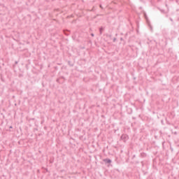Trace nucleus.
<instances>
[{
    "instance_id": "nucleus-1",
    "label": "nucleus",
    "mask_w": 179,
    "mask_h": 179,
    "mask_svg": "<svg viewBox=\"0 0 179 179\" xmlns=\"http://www.w3.org/2000/svg\"><path fill=\"white\" fill-rule=\"evenodd\" d=\"M129 139V137H128V135L127 134H122L121 136H120V141H123V142H127V141H128Z\"/></svg>"
},
{
    "instance_id": "nucleus-2",
    "label": "nucleus",
    "mask_w": 179,
    "mask_h": 179,
    "mask_svg": "<svg viewBox=\"0 0 179 179\" xmlns=\"http://www.w3.org/2000/svg\"><path fill=\"white\" fill-rule=\"evenodd\" d=\"M103 163H105V164L110 166V164L111 163H113V161L111 159H110L109 158H106V159H103Z\"/></svg>"
},
{
    "instance_id": "nucleus-3",
    "label": "nucleus",
    "mask_w": 179,
    "mask_h": 179,
    "mask_svg": "<svg viewBox=\"0 0 179 179\" xmlns=\"http://www.w3.org/2000/svg\"><path fill=\"white\" fill-rule=\"evenodd\" d=\"M104 30V27H101L99 28V34H103V31Z\"/></svg>"
},
{
    "instance_id": "nucleus-4",
    "label": "nucleus",
    "mask_w": 179,
    "mask_h": 179,
    "mask_svg": "<svg viewBox=\"0 0 179 179\" xmlns=\"http://www.w3.org/2000/svg\"><path fill=\"white\" fill-rule=\"evenodd\" d=\"M69 30H64V34H65V36H69Z\"/></svg>"
},
{
    "instance_id": "nucleus-5",
    "label": "nucleus",
    "mask_w": 179,
    "mask_h": 179,
    "mask_svg": "<svg viewBox=\"0 0 179 179\" xmlns=\"http://www.w3.org/2000/svg\"><path fill=\"white\" fill-rule=\"evenodd\" d=\"M56 82H57V83H60V84L64 83V81H61V78H57V79L56 80Z\"/></svg>"
},
{
    "instance_id": "nucleus-6",
    "label": "nucleus",
    "mask_w": 179,
    "mask_h": 179,
    "mask_svg": "<svg viewBox=\"0 0 179 179\" xmlns=\"http://www.w3.org/2000/svg\"><path fill=\"white\" fill-rule=\"evenodd\" d=\"M146 156H148V155L145 152H141V157H146Z\"/></svg>"
},
{
    "instance_id": "nucleus-7",
    "label": "nucleus",
    "mask_w": 179,
    "mask_h": 179,
    "mask_svg": "<svg viewBox=\"0 0 179 179\" xmlns=\"http://www.w3.org/2000/svg\"><path fill=\"white\" fill-rule=\"evenodd\" d=\"M0 78L2 82H5V78L3 77V75L2 73L0 74Z\"/></svg>"
},
{
    "instance_id": "nucleus-8",
    "label": "nucleus",
    "mask_w": 179,
    "mask_h": 179,
    "mask_svg": "<svg viewBox=\"0 0 179 179\" xmlns=\"http://www.w3.org/2000/svg\"><path fill=\"white\" fill-rule=\"evenodd\" d=\"M25 68L27 71H29V64H25Z\"/></svg>"
},
{
    "instance_id": "nucleus-9",
    "label": "nucleus",
    "mask_w": 179,
    "mask_h": 179,
    "mask_svg": "<svg viewBox=\"0 0 179 179\" xmlns=\"http://www.w3.org/2000/svg\"><path fill=\"white\" fill-rule=\"evenodd\" d=\"M60 80L63 79V80H66V78H65L64 76H60Z\"/></svg>"
},
{
    "instance_id": "nucleus-10",
    "label": "nucleus",
    "mask_w": 179,
    "mask_h": 179,
    "mask_svg": "<svg viewBox=\"0 0 179 179\" xmlns=\"http://www.w3.org/2000/svg\"><path fill=\"white\" fill-rule=\"evenodd\" d=\"M30 64H31V62L30 59H29V60L27 61V64L30 65Z\"/></svg>"
},
{
    "instance_id": "nucleus-11",
    "label": "nucleus",
    "mask_w": 179,
    "mask_h": 179,
    "mask_svg": "<svg viewBox=\"0 0 179 179\" xmlns=\"http://www.w3.org/2000/svg\"><path fill=\"white\" fill-rule=\"evenodd\" d=\"M160 11H161L162 13H164V14H166V13L164 10H160Z\"/></svg>"
},
{
    "instance_id": "nucleus-12",
    "label": "nucleus",
    "mask_w": 179,
    "mask_h": 179,
    "mask_svg": "<svg viewBox=\"0 0 179 179\" xmlns=\"http://www.w3.org/2000/svg\"><path fill=\"white\" fill-rule=\"evenodd\" d=\"M169 20H171V22L172 23H174V20H173V18L169 17Z\"/></svg>"
},
{
    "instance_id": "nucleus-13",
    "label": "nucleus",
    "mask_w": 179,
    "mask_h": 179,
    "mask_svg": "<svg viewBox=\"0 0 179 179\" xmlns=\"http://www.w3.org/2000/svg\"><path fill=\"white\" fill-rule=\"evenodd\" d=\"M141 166H142V167H143L145 166V163H143V162H141Z\"/></svg>"
},
{
    "instance_id": "nucleus-14",
    "label": "nucleus",
    "mask_w": 179,
    "mask_h": 179,
    "mask_svg": "<svg viewBox=\"0 0 179 179\" xmlns=\"http://www.w3.org/2000/svg\"><path fill=\"white\" fill-rule=\"evenodd\" d=\"M115 41H117V38H113V43H115Z\"/></svg>"
},
{
    "instance_id": "nucleus-15",
    "label": "nucleus",
    "mask_w": 179,
    "mask_h": 179,
    "mask_svg": "<svg viewBox=\"0 0 179 179\" xmlns=\"http://www.w3.org/2000/svg\"><path fill=\"white\" fill-rule=\"evenodd\" d=\"M135 157H136V155H133L131 159H134Z\"/></svg>"
},
{
    "instance_id": "nucleus-16",
    "label": "nucleus",
    "mask_w": 179,
    "mask_h": 179,
    "mask_svg": "<svg viewBox=\"0 0 179 179\" xmlns=\"http://www.w3.org/2000/svg\"><path fill=\"white\" fill-rule=\"evenodd\" d=\"M120 41H124V38H120Z\"/></svg>"
},
{
    "instance_id": "nucleus-17",
    "label": "nucleus",
    "mask_w": 179,
    "mask_h": 179,
    "mask_svg": "<svg viewBox=\"0 0 179 179\" xmlns=\"http://www.w3.org/2000/svg\"><path fill=\"white\" fill-rule=\"evenodd\" d=\"M92 37H94V34H91Z\"/></svg>"
},
{
    "instance_id": "nucleus-18",
    "label": "nucleus",
    "mask_w": 179,
    "mask_h": 179,
    "mask_svg": "<svg viewBox=\"0 0 179 179\" xmlns=\"http://www.w3.org/2000/svg\"><path fill=\"white\" fill-rule=\"evenodd\" d=\"M31 120L32 121H34V120H36V118L34 117V118H31Z\"/></svg>"
},
{
    "instance_id": "nucleus-19",
    "label": "nucleus",
    "mask_w": 179,
    "mask_h": 179,
    "mask_svg": "<svg viewBox=\"0 0 179 179\" xmlns=\"http://www.w3.org/2000/svg\"><path fill=\"white\" fill-rule=\"evenodd\" d=\"M9 128H10V129H12V128H13V127L10 126Z\"/></svg>"
},
{
    "instance_id": "nucleus-20",
    "label": "nucleus",
    "mask_w": 179,
    "mask_h": 179,
    "mask_svg": "<svg viewBox=\"0 0 179 179\" xmlns=\"http://www.w3.org/2000/svg\"><path fill=\"white\" fill-rule=\"evenodd\" d=\"M60 82H65V80H60Z\"/></svg>"
},
{
    "instance_id": "nucleus-21",
    "label": "nucleus",
    "mask_w": 179,
    "mask_h": 179,
    "mask_svg": "<svg viewBox=\"0 0 179 179\" xmlns=\"http://www.w3.org/2000/svg\"><path fill=\"white\" fill-rule=\"evenodd\" d=\"M100 8H101V9H103V6H102L101 5H100Z\"/></svg>"
},
{
    "instance_id": "nucleus-22",
    "label": "nucleus",
    "mask_w": 179,
    "mask_h": 179,
    "mask_svg": "<svg viewBox=\"0 0 179 179\" xmlns=\"http://www.w3.org/2000/svg\"><path fill=\"white\" fill-rule=\"evenodd\" d=\"M45 171H47V173H48V169H45Z\"/></svg>"
},
{
    "instance_id": "nucleus-23",
    "label": "nucleus",
    "mask_w": 179,
    "mask_h": 179,
    "mask_svg": "<svg viewBox=\"0 0 179 179\" xmlns=\"http://www.w3.org/2000/svg\"><path fill=\"white\" fill-rule=\"evenodd\" d=\"M166 17H169V15L166 14Z\"/></svg>"
},
{
    "instance_id": "nucleus-24",
    "label": "nucleus",
    "mask_w": 179,
    "mask_h": 179,
    "mask_svg": "<svg viewBox=\"0 0 179 179\" xmlns=\"http://www.w3.org/2000/svg\"><path fill=\"white\" fill-rule=\"evenodd\" d=\"M71 66H73V64H70Z\"/></svg>"
},
{
    "instance_id": "nucleus-25",
    "label": "nucleus",
    "mask_w": 179,
    "mask_h": 179,
    "mask_svg": "<svg viewBox=\"0 0 179 179\" xmlns=\"http://www.w3.org/2000/svg\"><path fill=\"white\" fill-rule=\"evenodd\" d=\"M139 163V162H136V164H138Z\"/></svg>"
},
{
    "instance_id": "nucleus-26",
    "label": "nucleus",
    "mask_w": 179,
    "mask_h": 179,
    "mask_svg": "<svg viewBox=\"0 0 179 179\" xmlns=\"http://www.w3.org/2000/svg\"><path fill=\"white\" fill-rule=\"evenodd\" d=\"M125 36H128V34H126Z\"/></svg>"
},
{
    "instance_id": "nucleus-27",
    "label": "nucleus",
    "mask_w": 179,
    "mask_h": 179,
    "mask_svg": "<svg viewBox=\"0 0 179 179\" xmlns=\"http://www.w3.org/2000/svg\"><path fill=\"white\" fill-rule=\"evenodd\" d=\"M69 64H71V62H69Z\"/></svg>"
},
{
    "instance_id": "nucleus-28",
    "label": "nucleus",
    "mask_w": 179,
    "mask_h": 179,
    "mask_svg": "<svg viewBox=\"0 0 179 179\" xmlns=\"http://www.w3.org/2000/svg\"><path fill=\"white\" fill-rule=\"evenodd\" d=\"M15 64H17V62H15Z\"/></svg>"
},
{
    "instance_id": "nucleus-29",
    "label": "nucleus",
    "mask_w": 179,
    "mask_h": 179,
    "mask_svg": "<svg viewBox=\"0 0 179 179\" xmlns=\"http://www.w3.org/2000/svg\"><path fill=\"white\" fill-rule=\"evenodd\" d=\"M147 19V22H148V18H146Z\"/></svg>"
}]
</instances>
